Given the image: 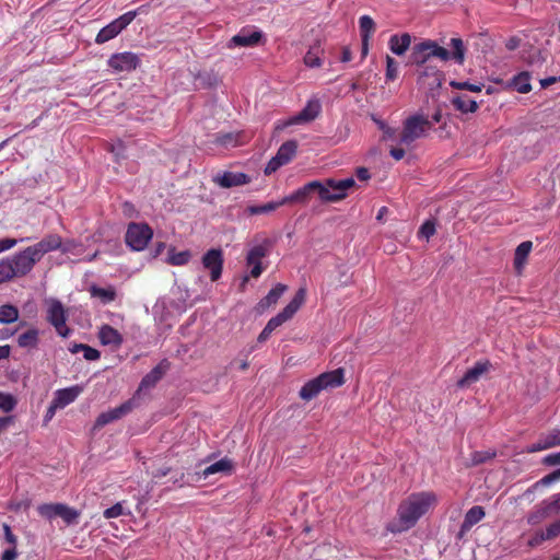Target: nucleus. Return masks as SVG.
<instances>
[{
	"label": "nucleus",
	"mask_w": 560,
	"mask_h": 560,
	"mask_svg": "<svg viewBox=\"0 0 560 560\" xmlns=\"http://www.w3.org/2000/svg\"><path fill=\"white\" fill-rule=\"evenodd\" d=\"M548 501L555 515H558L560 513V492L553 494Z\"/></svg>",
	"instance_id": "obj_63"
},
{
	"label": "nucleus",
	"mask_w": 560,
	"mask_h": 560,
	"mask_svg": "<svg viewBox=\"0 0 560 560\" xmlns=\"http://www.w3.org/2000/svg\"><path fill=\"white\" fill-rule=\"evenodd\" d=\"M541 438L545 442V446L547 447V450L555 447V446H560V430L559 429H555Z\"/></svg>",
	"instance_id": "obj_52"
},
{
	"label": "nucleus",
	"mask_w": 560,
	"mask_h": 560,
	"mask_svg": "<svg viewBox=\"0 0 560 560\" xmlns=\"http://www.w3.org/2000/svg\"><path fill=\"white\" fill-rule=\"evenodd\" d=\"M138 15V10L128 11L125 14L120 15L116 20L112 21L109 24L101 28L98 34L96 35L95 42L97 44H104L113 38H115L119 33H121Z\"/></svg>",
	"instance_id": "obj_5"
},
{
	"label": "nucleus",
	"mask_w": 560,
	"mask_h": 560,
	"mask_svg": "<svg viewBox=\"0 0 560 560\" xmlns=\"http://www.w3.org/2000/svg\"><path fill=\"white\" fill-rule=\"evenodd\" d=\"M427 50L425 40L415 44L409 55V63L418 67H424V65L430 60L429 51Z\"/></svg>",
	"instance_id": "obj_27"
},
{
	"label": "nucleus",
	"mask_w": 560,
	"mask_h": 560,
	"mask_svg": "<svg viewBox=\"0 0 560 560\" xmlns=\"http://www.w3.org/2000/svg\"><path fill=\"white\" fill-rule=\"evenodd\" d=\"M262 38V32L255 26L243 27L228 43L229 48L234 47H254L259 44Z\"/></svg>",
	"instance_id": "obj_10"
},
{
	"label": "nucleus",
	"mask_w": 560,
	"mask_h": 560,
	"mask_svg": "<svg viewBox=\"0 0 560 560\" xmlns=\"http://www.w3.org/2000/svg\"><path fill=\"white\" fill-rule=\"evenodd\" d=\"M15 278L12 266L7 258L0 260V284Z\"/></svg>",
	"instance_id": "obj_48"
},
{
	"label": "nucleus",
	"mask_w": 560,
	"mask_h": 560,
	"mask_svg": "<svg viewBox=\"0 0 560 560\" xmlns=\"http://www.w3.org/2000/svg\"><path fill=\"white\" fill-rule=\"evenodd\" d=\"M425 44L430 59L438 58L444 62L454 60V62L459 66L465 61L466 47L463 39L459 37L451 38L448 46L452 47V51H448L445 47L440 46L438 42L432 39H425Z\"/></svg>",
	"instance_id": "obj_2"
},
{
	"label": "nucleus",
	"mask_w": 560,
	"mask_h": 560,
	"mask_svg": "<svg viewBox=\"0 0 560 560\" xmlns=\"http://www.w3.org/2000/svg\"><path fill=\"white\" fill-rule=\"evenodd\" d=\"M306 299V289L300 288L290 303L279 313L281 317L285 320H289L293 317V315L298 312V310L302 306Z\"/></svg>",
	"instance_id": "obj_24"
},
{
	"label": "nucleus",
	"mask_w": 560,
	"mask_h": 560,
	"mask_svg": "<svg viewBox=\"0 0 560 560\" xmlns=\"http://www.w3.org/2000/svg\"><path fill=\"white\" fill-rule=\"evenodd\" d=\"M39 331L36 328H30L26 331L22 332L18 337V345L24 349H35L38 346L39 341Z\"/></svg>",
	"instance_id": "obj_32"
},
{
	"label": "nucleus",
	"mask_w": 560,
	"mask_h": 560,
	"mask_svg": "<svg viewBox=\"0 0 560 560\" xmlns=\"http://www.w3.org/2000/svg\"><path fill=\"white\" fill-rule=\"evenodd\" d=\"M233 470V463L231 459L224 457L220 460L209 465L202 470L203 478H208L210 475L223 472V474H231Z\"/></svg>",
	"instance_id": "obj_33"
},
{
	"label": "nucleus",
	"mask_w": 560,
	"mask_h": 560,
	"mask_svg": "<svg viewBox=\"0 0 560 560\" xmlns=\"http://www.w3.org/2000/svg\"><path fill=\"white\" fill-rule=\"evenodd\" d=\"M323 389L319 376L306 382L300 389V397L303 400H311L315 398Z\"/></svg>",
	"instance_id": "obj_34"
},
{
	"label": "nucleus",
	"mask_w": 560,
	"mask_h": 560,
	"mask_svg": "<svg viewBox=\"0 0 560 560\" xmlns=\"http://www.w3.org/2000/svg\"><path fill=\"white\" fill-rule=\"evenodd\" d=\"M167 366L168 363L164 360L142 377L138 386V389L132 396V398H135V404H137V399L143 393L149 392L150 389L155 387V385L162 380V377L166 373Z\"/></svg>",
	"instance_id": "obj_7"
},
{
	"label": "nucleus",
	"mask_w": 560,
	"mask_h": 560,
	"mask_svg": "<svg viewBox=\"0 0 560 560\" xmlns=\"http://www.w3.org/2000/svg\"><path fill=\"white\" fill-rule=\"evenodd\" d=\"M337 179L327 178L324 182L319 180V199L323 202H337L347 197Z\"/></svg>",
	"instance_id": "obj_14"
},
{
	"label": "nucleus",
	"mask_w": 560,
	"mask_h": 560,
	"mask_svg": "<svg viewBox=\"0 0 560 560\" xmlns=\"http://www.w3.org/2000/svg\"><path fill=\"white\" fill-rule=\"evenodd\" d=\"M398 77V62L390 56H386V81H394Z\"/></svg>",
	"instance_id": "obj_50"
},
{
	"label": "nucleus",
	"mask_w": 560,
	"mask_h": 560,
	"mask_svg": "<svg viewBox=\"0 0 560 560\" xmlns=\"http://www.w3.org/2000/svg\"><path fill=\"white\" fill-rule=\"evenodd\" d=\"M544 532L545 537H547L548 540L560 536V517L552 522L551 524H549Z\"/></svg>",
	"instance_id": "obj_55"
},
{
	"label": "nucleus",
	"mask_w": 560,
	"mask_h": 560,
	"mask_svg": "<svg viewBox=\"0 0 560 560\" xmlns=\"http://www.w3.org/2000/svg\"><path fill=\"white\" fill-rule=\"evenodd\" d=\"M98 338L102 345L115 348H119L124 342L121 334L109 325H103L101 327Z\"/></svg>",
	"instance_id": "obj_23"
},
{
	"label": "nucleus",
	"mask_w": 560,
	"mask_h": 560,
	"mask_svg": "<svg viewBox=\"0 0 560 560\" xmlns=\"http://www.w3.org/2000/svg\"><path fill=\"white\" fill-rule=\"evenodd\" d=\"M240 137H241L240 133H233V132L218 133L217 138H215V142L225 148L235 147L240 143V140H238Z\"/></svg>",
	"instance_id": "obj_47"
},
{
	"label": "nucleus",
	"mask_w": 560,
	"mask_h": 560,
	"mask_svg": "<svg viewBox=\"0 0 560 560\" xmlns=\"http://www.w3.org/2000/svg\"><path fill=\"white\" fill-rule=\"evenodd\" d=\"M122 514H124V508H122V504L119 502L104 511L105 518H116Z\"/></svg>",
	"instance_id": "obj_56"
},
{
	"label": "nucleus",
	"mask_w": 560,
	"mask_h": 560,
	"mask_svg": "<svg viewBox=\"0 0 560 560\" xmlns=\"http://www.w3.org/2000/svg\"><path fill=\"white\" fill-rule=\"evenodd\" d=\"M273 242L265 238L261 243L254 245L246 255V264L250 266V277L258 278L264 271L261 259L267 257L272 248Z\"/></svg>",
	"instance_id": "obj_6"
},
{
	"label": "nucleus",
	"mask_w": 560,
	"mask_h": 560,
	"mask_svg": "<svg viewBox=\"0 0 560 560\" xmlns=\"http://www.w3.org/2000/svg\"><path fill=\"white\" fill-rule=\"evenodd\" d=\"M296 150L298 142L295 140H289L281 144L276 155L278 156V160H281L285 165L293 159Z\"/></svg>",
	"instance_id": "obj_35"
},
{
	"label": "nucleus",
	"mask_w": 560,
	"mask_h": 560,
	"mask_svg": "<svg viewBox=\"0 0 560 560\" xmlns=\"http://www.w3.org/2000/svg\"><path fill=\"white\" fill-rule=\"evenodd\" d=\"M285 322L287 320L283 317H281L280 314H277L276 316L271 317L264 327V329L261 330V332L259 334L257 338L258 342L267 341L272 331L280 327L282 324H284Z\"/></svg>",
	"instance_id": "obj_36"
},
{
	"label": "nucleus",
	"mask_w": 560,
	"mask_h": 560,
	"mask_svg": "<svg viewBox=\"0 0 560 560\" xmlns=\"http://www.w3.org/2000/svg\"><path fill=\"white\" fill-rule=\"evenodd\" d=\"M314 192L319 197V180H313L305 184L291 195L283 197L282 201L284 205L291 202L305 203Z\"/></svg>",
	"instance_id": "obj_18"
},
{
	"label": "nucleus",
	"mask_w": 560,
	"mask_h": 560,
	"mask_svg": "<svg viewBox=\"0 0 560 560\" xmlns=\"http://www.w3.org/2000/svg\"><path fill=\"white\" fill-rule=\"evenodd\" d=\"M2 529L4 541L9 545V548L3 550L0 560H16L19 556L16 550L18 537L12 533L11 527L7 523L2 524Z\"/></svg>",
	"instance_id": "obj_21"
},
{
	"label": "nucleus",
	"mask_w": 560,
	"mask_h": 560,
	"mask_svg": "<svg viewBox=\"0 0 560 560\" xmlns=\"http://www.w3.org/2000/svg\"><path fill=\"white\" fill-rule=\"evenodd\" d=\"M306 299V289L300 288L290 303L279 313L281 317L285 320H289L293 317V315L298 312V310L302 306Z\"/></svg>",
	"instance_id": "obj_25"
},
{
	"label": "nucleus",
	"mask_w": 560,
	"mask_h": 560,
	"mask_svg": "<svg viewBox=\"0 0 560 560\" xmlns=\"http://www.w3.org/2000/svg\"><path fill=\"white\" fill-rule=\"evenodd\" d=\"M529 74L527 72H521L517 75L513 77L511 85L522 94L528 93L532 90V85L529 83Z\"/></svg>",
	"instance_id": "obj_40"
},
{
	"label": "nucleus",
	"mask_w": 560,
	"mask_h": 560,
	"mask_svg": "<svg viewBox=\"0 0 560 560\" xmlns=\"http://www.w3.org/2000/svg\"><path fill=\"white\" fill-rule=\"evenodd\" d=\"M322 112V104L317 98H311L304 108L291 117L284 126L299 125L304 122L313 121Z\"/></svg>",
	"instance_id": "obj_17"
},
{
	"label": "nucleus",
	"mask_w": 560,
	"mask_h": 560,
	"mask_svg": "<svg viewBox=\"0 0 560 560\" xmlns=\"http://www.w3.org/2000/svg\"><path fill=\"white\" fill-rule=\"evenodd\" d=\"M47 320L60 336L67 337L69 335L70 329L66 326V314L61 302L55 300L50 303L47 311Z\"/></svg>",
	"instance_id": "obj_13"
},
{
	"label": "nucleus",
	"mask_w": 560,
	"mask_h": 560,
	"mask_svg": "<svg viewBox=\"0 0 560 560\" xmlns=\"http://www.w3.org/2000/svg\"><path fill=\"white\" fill-rule=\"evenodd\" d=\"M450 85L457 90H467L470 92H481L482 83H469L468 81H451Z\"/></svg>",
	"instance_id": "obj_51"
},
{
	"label": "nucleus",
	"mask_w": 560,
	"mask_h": 560,
	"mask_svg": "<svg viewBox=\"0 0 560 560\" xmlns=\"http://www.w3.org/2000/svg\"><path fill=\"white\" fill-rule=\"evenodd\" d=\"M435 233V224L433 221H425L419 229L418 236L420 238L429 240Z\"/></svg>",
	"instance_id": "obj_54"
},
{
	"label": "nucleus",
	"mask_w": 560,
	"mask_h": 560,
	"mask_svg": "<svg viewBox=\"0 0 560 560\" xmlns=\"http://www.w3.org/2000/svg\"><path fill=\"white\" fill-rule=\"evenodd\" d=\"M485 517V510L482 506L475 505L470 508L464 517L460 526V533L469 530L474 525L479 523Z\"/></svg>",
	"instance_id": "obj_30"
},
{
	"label": "nucleus",
	"mask_w": 560,
	"mask_h": 560,
	"mask_svg": "<svg viewBox=\"0 0 560 560\" xmlns=\"http://www.w3.org/2000/svg\"><path fill=\"white\" fill-rule=\"evenodd\" d=\"M18 244L15 238H0V253L11 249Z\"/></svg>",
	"instance_id": "obj_62"
},
{
	"label": "nucleus",
	"mask_w": 560,
	"mask_h": 560,
	"mask_svg": "<svg viewBox=\"0 0 560 560\" xmlns=\"http://www.w3.org/2000/svg\"><path fill=\"white\" fill-rule=\"evenodd\" d=\"M153 236V231L147 223L131 222L125 235L126 244L136 252L143 250Z\"/></svg>",
	"instance_id": "obj_4"
},
{
	"label": "nucleus",
	"mask_w": 560,
	"mask_h": 560,
	"mask_svg": "<svg viewBox=\"0 0 560 560\" xmlns=\"http://www.w3.org/2000/svg\"><path fill=\"white\" fill-rule=\"evenodd\" d=\"M214 182L223 188H231L249 183V176L242 172H224L223 174L217 175Z\"/></svg>",
	"instance_id": "obj_19"
},
{
	"label": "nucleus",
	"mask_w": 560,
	"mask_h": 560,
	"mask_svg": "<svg viewBox=\"0 0 560 560\" xmlns=\"http://www.w3.org/2000/svg\"><path fill=\"white\" fill-rule=\"evenodd\" d=\"M436 497L432 492H418L410 494L398 506V521L387 525V529L394 534L408 530L413 527L421 516H423Z\"/></svg>",
	"instance_id": "obj_1"
},
{
	"label": "nucleus",
	"mask_w": 560,
	"mask_h": 560,
	"mask_svg": "<svg viewBox=\"0 0 560 560\" xmlns=\"http://www.w3.org/2000/svg\"><path fill=\"white\" fill-rule=\"evenodd\" d=\"M323 389L336 388L345 383L343 370L337 369L330 372H325L319 375Z\"/></svg>",
	"instance_id": "obj_28"
},
{
	"label": "nucleus",
	"mask_w": 560,
	"mask_h": 560,
	"mask_svg": "<svg viewBox=\"0 0 560 560\" xmlns=\"http://www.w3.org/2000/svg\"><path fill=\"white\" fill-rule=\"evenodd\" d=\"M284 163L281 160H278V156L275 155L266 165L265 174L270 175L275 173L279 167L283 166Z\"/></svg>",
	"instance_id": "obj_57"
},
{
	"label": "nucleus",
	"mask_w": 560,
	"mask_h": 560,
	"mask_svg": "<svg viewBox=\"0 0 560 560\" xmlns=\"http://www.w3.org/2000/svg\"><path fill=\"white\" fill-rule=\"evenodd\" d=\"M202 265L210 271V279L212 281L219 280L223 268L222 250L218 248L209 249L202 257Z\"/></svg>",
	"instance_id": "obj_15"
},
{
	"label": "nucleus",
	"mask_w": 560,
	"mask_h": 560,
	"mask_svg": "<svg viewBox=\"0 0 560 560\" xmlns=\"http://www.w3.org/2000/svg\"><path fill=\"white\" fill-rule=\"evenodd\" d=\"M287 291V285L278 283L268 294L259 302L261 307H269L278 302L282 294Z\"/></svg>",
	"instance_id": "obj_38"
},
{
	"label": "nucleus",
	"mask_w": 560,
	"mask_h": 560,
	"mask_svg": "<svg viewBox=\"0 0 560 560\" xmlns=\"http://www.w3.org/2000/svg\"><path fill=\"white\" fill-rule=\"evenodd\" d=\"M542 464H545L547 466L560 465V452L551 453V454L546 455L542 458Z\"/></svg>",
	"instance_id": "obj_60"
},
{
	"label": "nucleus",
	"mask_w": 560,
	"mask_h": 560,
	"mask_svg": "<svg viewBox=\"0 0 560 560\" xmlns=\"http://www.w3.org/2000/svg\"><path fill=\"white\" fill-rule=\"evenodd\" d=\"M93 298H97L104 304H108L116 299V291L113 288H100L93 285L90 290Z\"/></svg>",
	"instance_id": "obj_39"
},
{
	"label": "nucleus",
	"mask_w": 560,
	"mask_h": 560,
	"mask_svg": "<svg viewBox=\"0 0 560 560\" xmlns=\"http://www.w3.org/2000/svg\"><path fill=\"white\" fill-rule=\"evenodd\" d=\"M79 246L80 245L77 244L74 241L68 240L66 242L61 241V246L58 249H60L63 254H67V253L75 254L77 253L75 249Z\"/></svg>",
	"instance_id": "obj_59"
},
{
	"label": "nucleus",
	"mask_w": 560,
	"mask_h": 560,
	"mask_svg": "<svg viewBox=\"0 0 560 560\" xmlns=\"http://www.w3.org/2000/svg\"><path fill=\"white\" fill-rule=\"evenodd\" d=\"M545 540H548L547 537H545V532L541 530V532H538L536 533L529 540H528V546L529 547H537L539 546L542 541Z\"/></svg>",
	"instance_id": "obj_61"
},
{
	"label": "nucleus",
	"mask_w": 560,
	"mask_h": 560,
	"mask_svg": "<svg viewBox=\"0 0 560 560\" xmlns=\"http://www.w3.org/2000/svg\"><path fill=\"white\" fill-rule=\"evenodd\" d=\"M81 393V388L79 386H71L62 389L56 390L52 402L59 408L62 409L73 402L79 394Z\"/></svg>",
	"instance_id": "obj_20"
},
{
	"label": "nucleus",
	"mask_w": 560,
	"mask_h": 560,
	"mask_svg": "<svg viewBox=\"0 0 560 560\" xmlns=\"http://www.w3.org/2000/svg\"><path fill=\"white\" fill-rule=\"evenodd\" d=\"M16 406V399L9 393L0 392V409L4 412L12 411Z\"/></svg>",
	"instance_id": "obj_49"
},
{
	"label": "nucleus",
	"mask_w": 560,
	"mask_h": 560,
	"mask_svg": "<svg viewBox=\"0 0 560 560\" xmlns=\"http://www.w3.org/2000/svg\"><path fill=\"white\" fill-rule=\"evenodd\" d=\"M61 246V237L57 234H49L42 238L36 244L26 247L27 253H31L32 256L36 259V261H40V259L52 250H57Z\"/></svg>",
	"instance_id": "obj_12"
},
{
	"label": "nucleus",
	"mask_w": 560,
	"mask_h": 560,
	"mask_svg": "<svg viewBox=\"0 0 560 560\" xmlns=\"http://www.w3.org/2000/svg\"><path fill=\"white\" fill-rule=\"evenodd\" d=\"M410 44L411 35L409 33H404L401 35L394 34L388 40L390 51L397 56L404 55L409 49Z\"/></svg>",
	"instance_id": "obj_26"
},
{
	"label": "nucleus",
	"mask_w": 560,
	"mask_h": 560,
	"mask_svg": "<svg viewBox=\"0 0 560 560\" xmlns=\"http://www.w3.org/2000/svg\"><path fill=\"white\" fill-rule=\"evenodd\" d=\"M79 515L80 514L75 509L62 503L60 504L58 517H61L68 525L77 523Z\"/></svg>",
	"instance_id": "obj_45"
},
{
	"label": "nucleus",
	"mask_w": 560,
	"mask_h": 560,
	"mask_svg": "<svg viewBox=\"0 0 560 560\" xmlns=\"http://www.w3.org/2000/svg\"><path fill=\"white\" fill-rule=\"evenodd\" d=\"M284 206L282 198L277 201H270L264 205H254L248 207V212L253 215L269 213L279 207Z\"/></svg>",
	"instance_id": "obj_41"
},
{
	"label": "nucleus",
	"mask_w": 560,
	"mask_h": 560,
	"mask_svg": "<svg viewBox=\"0 0 560 560\" xmlns=\"http://www.w3.org/2000/svg\"><path fill=\"white\" fill-rule=\"evenodd\" d=\"M136 407L137 404H135V398H130L120 406L100 413L95 420L94 429L103 428L108 423L121 419L126 415L130 413Z\"/></svg>",
	"instance_id": "obj_8"
},
{
	"label": "nucleus",
	"mask_w": 560,
	"mask_h": 560,
	"mask_svg": "<svg viewBox=\"0 0 560 560\" xmlns=\"http://www.w3.org/2000/svg\"><path fill=\"white\" fill-rule=\"evenodd\" d=\"M10 265L12 266L14 277L21 278L30 273L34 266L37 264L36 259L31 253H27V248L8 257Z\"/></svg>",
	"instance_id": "obj_11"
},
{
	"label": "nucleus",
	"mask_w": 560,
	"mask_h": 560,
	"mask_svg": "<svg viewBox=\"0 0 560 560\" xmlns=\"http://www.w3.org/2000/svg\"><path fill=\"white\" fill-rule=\"evenodd\" d=\"M323 49L319 44H316L306 51L304 56V63L310 68H318L322 66Z\"/></svg>",
	"instance_id": "obj_37"
},
{
	"label": "nucleus",
	"mask_w": 560,
	"mask_h": 560,
	"mask_svg": "<svg viewBox=\"0 0 560 560\" xmlns=\"http://www.w3.org/2000/svg\"><path fill=\"white\" fill-rule=\"evenodd\" d=\"M560 480V468L553 470L552 472L546 475L540 480H538L533 488L536 489L539 486H550L551 483Z\"/></svg>",
	"instance_id": "obj_53"
},
{
	"label": "nucleus",
	"mask_w": 560,
	"mask_h": 560,
	"mask_svg": "<svg viewBox=\"0 0 560 560\" xmlns=\"http://www.w3.org/2000/svg\"><path fill=\"white\" fill-rule=\"evenodd\" d=\"M343 192L348 194V190L355 185V180L352 177L345 179H337Z\"/></svg>",
	"instance_id": "obj_64"
},
{
	"label": "nucleus",
	"mask_w": 560,
	"mask_h": 560,
	"mask_svg": "<svg viewBox=\"0 0 560 560\" xmlns=\"http://www.w3.org/2000/svg\"><path fill=\"white\" fill-rule=\"evenodd\" d=\"M140 63L137 54L131 51L117 52L109 57L107 65L115 72H130Z\"/></svg>",
	"instance_id": "obj_9"
},
{
	"label": "nucleus",
	"mask_w": 560,
	"mask_h": 560,
	"mask_svg": "<svg viewBox=\"0 0 560 560\" xmlns=\"http://www.w3.org/2000/svg\"><path fill=\"white\" fill-rule=\"evenodd\" d=\"M451 103L456 110L463 114L475 113L479 108L477 101L467 95H454Z\"/></svg>",
	"instance_id": "obj_29"
},
{
	"label": "nucleus",
	"mask_w": 560,
	"mask_h": 560,
	"mask_svg": "<svg viewBox=\"0 0 560 560\" xmlns=\"http://www.w3.org/2000/svg\"><path fill=\"white\" fill-rule=\"evenodd\" d=\"M491 366L489 360L477 361L474 366L468 369L464 376L457 381V387L466 388L477 383L483 374L490 371Z\"/></svg>",
	"instance_id": "obj_16"
},
{
	"label": "nucleus",
	"mask_w": 560,
	"mask_h": 560,
	"mask_svg": "<svg viewBox=\"0 0 560 560\" xmlns=\"http://www.w3.org/2000/svg\"><path fill=\"white\" fill-rule=\"evenodd\" d=\"M19 318V311L11 304H4L0 306V323L11 324Z\"/></svg>",
	"instance_id": "obj_42"
},
{
	"label": "nucleus",
	"mask_w": 560,
	"mask_h": 560,
	"mask_svg": "<svg viewBox=\"0 0 560 560\" xmlns=\"http://www.w3.org/2000/svg\"><path fill=\"white\" fill-rule=\"evenodd\" d=\"M432 127V124L422 115H412L404 122V128L399 137V143L411 145L417 139L425 135V131Z\"/></svg>",
	"instance_id": "obj_3"
},
{
	"label": "nucleus",
	"mask_w": 560,
	"mask_h": 560,
	"mask_svg": "<svg viewBox=\"0 0 560 560\" xmlns=\"http://www.w3.org/2000/svg\"><path fill=\"white\" fill-rule=\"evenodd\" d=\"M533 244L530 241L522 242L515 249L514 254V268L517 273H521L526 259L532 250Z\"/></svg>",
	"instance_id": "obj_31"
},
{
	"label": "nucleus",
	"mask_w": 560,
	"mask_h": 560,
	"mask_svg": "<svg viewBox=\"0 0 560 560\" xmlns=\"http://www.w3.org/2000/svg\"><path fill=\"white\" fill-rule=\"evenodd\" d=\"M190 257L191 255L188 250L177 253L174 248H172L168 250L167 261L173 266H184L189 261Z\"/></svg>",
	"instance_id": "obj_43"
},
{
	"label": "nucleus",
	"mask_w": 560,
	"mask_h": 560,
	"mask_svg": "<svg viewBox=\"0 0 560 560\" xmlns=\"http://www.w3.org/2000/svg\"><path fill=\"white\" fill-rule=\"evenodd\" d=\"M83 358L88 361H95L98 360L101 357V352L88 345H85L84 348H82Z\"/></svg>",
	"instance_id": "obj_58"
},
{
	"label": "nucleus",
	"mask_w": 560,
	"mask_h": 560,
	"mask_svg": "<svg viewBox=\"0 0 560 560\" xmlns=\"http://www.w3.org/2000/svg\"><path fill=\"white\" fill-rule=\"evenodd\" d=\"M550 516H555V513L549 504V501L544 500L528 513L526 520L529 525L534 526L538 525Z\"/></svg>",
	"instance_id": "obj_22"
},
{
	"label": "nucleus",
	"mask_w": 560,
	"mask_h": 560,
	"mask_svg": "<svg viewBox=\"0 0 560 560\" xmlns=\"http://www.w3.org/2000/svg\"><path fill=\"white\" fill-rule=\"evenodd\" d=\"M361 38H370L375 30V23L369 15H362L359 19Z\"/></svg>",
	"instance_id": "obj_44"
},
{
	"label": "nucleus",
	"mask_w": 560,
	"mask_h": 560,
	"mask_svg": "<svg viewBox=\"0 0 560 560\" xmlns=\"http://www.w3.org/2000/svg\"><path fill=\"white\" fill-rule=\"evenodd\" d=\"M60 504L61 503H45V504H40L37 508V511H38L40 516H43V517H45L47 520H52L55 517H58Z\"/></svg>",
	"instance_id": "obj_46"
}]
</instances>
